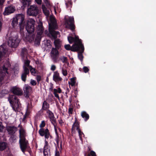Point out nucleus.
<instances>
[{
  "instance_id": "nucleus-1",
  "label": "nucleus",
  "mask_w": 156,
  "mask_h": 156,
  "mask_svg": "<svg viewBox=\"0 0 156 156\" xmlns=\"http://www.w3.org/2000/svg\"><path fill=\"white\" fill-rule=\"evenodd\" d=\"M19 144L20 148L23 152L24 153L27 149L30 148L28 141L26 139V134L25 130L21 128L19 130Z\"/></svg>"
},
{
  "instance_id": "nucleus-2",
  "label": "nucleus",
  "mask_w": 156,
  "mask_h": 156,
  "mask_svg": "<svg viewBox=\"0 0 156 156\" xmlns=\"http://www.w3.org/2000/svg\"><path fill=\"white\" fill-rule=\"evenodd\" d=\"M11 25L13 28H15L18 25L20 28V32L22 33L25 26L24 15L19 14L15 18H13Z\"/></svg>"
},
{
  "instance_id": "nucleus-3",
  "label": "nucleus",
  "mask_w": 156,
  "mask_h": 156,
  "mask_svg": "<svg viewBox=\"0 0 156 156\" xmlns=\"http://www.w3.org/2000/svg\"><path fill=\"white\" fill-rule=\"evenodd\" d=\"M54 25L53 24L51 25L50 24L49 25V32L52 37L55 40L54 41V44L55 48L58 49H59L61 46L59 40L56 39L57 37V35H59V33L58 31H55L54 30Z\"/></svg>"
},
{
  "instance_id": "nucleus-4",
  "label": "nucleus",
  "mask_w": 156,
  "mask_h": 156,
  "mask_svg": "<svg viewBox=\"0 0 156 156\" xmlns=\"http://www.w3.org/2000/svg\"><path fill=\"white\" fill-rule=\"evenodd\" d=\"M8 100L13 109L15 111H17L21 106L19 100L16 95H9Z\"/></svg>"
},
{
  "instance_id": "nucleus-5",
  "label": "nucleus",
  "mask_w": 156,
  "mask_h": 156,
  "mask_svg": "<svg viewBox=\"0 0 156 156\" xmlns=\"http://www.w3.org/2000/svg\"><path fill=\"white\" fill-rule=\"evenodd\" d=\"M11 66L10 62L6 60L2 66V69L0 70V83L3 80L5 73H7L8 74L9 73L8 71V69Z\"/></svg>"
},
{
  "instance_id": "nucleus-6",
  "label": "nucleus",
  "mask_w": 156,
  "mask_h": 156,
  "mask_svg": "<svg viewBox=\"0 0 156 156\" xmlns=\"http://www.w3.org/2000/svg\"><path fill=\"white\" fill-rule=\"evenodd\" d=\"M20 42L18 38V36L16 35L14 37H9L8 41V45L11 48H16Z\"/></svg>"
},
{
  "instance_id": "nucleus-7",
  "label": "nucleus",
  "mask_w": 156,
  "mask_h": 156,
  "mask_svg": "<svg viewBox=\"0 0 156 156\" xmlns=\"http://www.w3.org/2000/svg\"><path fill=\"white\" fill-rule=\"evenodd\" d=\"M74 43L73 45V49L72 50L74 51H77L79 50L80 47H84L83 44L82 43V41L81 39H80L78 36L75 35L74 37Z\"/></svg>"
},
{
  "instance_id": "nucleus-8",
  "label": "nucleus",
  "mask_w": 156,
  "mask_h": 156,
  "mask_svg": "<svg viewBox=\"0 0 156 156\" xmlns=\"http://www.w3.org/2000/svg\"><path fill=\"white\" fill-rule=\"evenodd\" d=\"M35 21L33 20H30L27 22V24L25 23L26 29L29 34L34 33L35 30L34 25Z\"/></svg>"
},
{
  "instance_id": "nucleus-9",
  "label": "nucleus",
  "mask_w": 156,
  "mask_h": 156,
  "mask_svg": "<svg viewBox=\"0 0 156 156\" xmlns=\"http://www.w3.org/2000/svg\"><path fill=\"white\" fill-rule=\"evenodd\" d=\"M38 133L41 136H44L45 140L48 139L49 137L51 138H52V136L50 135L49 131L48 128L46 129L40 128L39 130Z\"/></svg>"
},
{
  "instance_id": "nucleus-10",
  "label": "nucleus",
  "mask_w": 156,
  "mask_h": 156,
  "mask_svg": "<svg viewBox=\"0 0 156 156\" xmlns=\"http://www.w3.org/2000/svg\"><path fill=\"white\" fill-rule=\"evenodd\" d=\"M39 10L37 6L31 5L28 9L27 13L30 16H36L38 13Z\"/></svg>"
},
{
  "instance_id": "nucleus-11",
  "label": "nucleus",
  "mask_w": 156,
  "mask_h": 156,
  "mask_svg": "<svg viewBox=\"0 0 156 156\" xmlns=\"http://www.w3.org/2000/svg\"><path fill=\"white\" fill-rule=\"evenodd\" d=\"M24 95L26 98H29L32 91V88L28 85H25L23 88Z\"/></svg>"
},
{
  "instance_id": "nucleus-12",
  "label": "nucleus",
  "mask_w": 156,
  "mask_h": 156,
  "mask_svg": "<svg viewBox=\"0 0 156 156\" xmlns=\"http://www.w3.org/2000/svg\"><path fill=\"white\" fill-rule=\"evenodd\" d=\"M7 51V49L4 48V46H0V63L3 62L2 60L4 58Z\"/></svg>"
},
{
  "instance_id": "nucleus-13",
  "label": "nucleus",
  "mask_w": 156,
  "mask_h": 156,
  "mask_svg": "<svg viewBox=\"0 0 156 156\" xmlns=\"http://www.w3.org/2000/svg\"><path fill=\"white\" fill-rule=\"evenodd\" d=\"M11 90L14 95L21 96L23 94L22 90L20 88L16 87L12 88Z\"/></svg>"
},
{
  "instance_id": "nucleus-14",
  "label": "nucleus",
  "mask_w": 156,
  "mask_h": 156,
  "mask_svg": "<svg viewBox=\"0 0 156 156\" xmlns=\"http://www.w3.org/2000/svg\"><path fill=\"white\" fill-rule=\"evenodd\" d=\"M29 73V69L25 66L23 67V71L21 75V78L22 80L24 82H25L26 80L27 75Z\"/></svg>"
},
{
  "instance_id": "nucleus-15",
  "label": "nucleus",
  "mask_w": 156,
  "mask_h": 156,
  "mask_svg": "<svg viewBox=\"0 0 156 156\" xmlns=\"http://www.w3.org/2000/svg\"><path fill=\"white\" fill-rule=\"evenodd\" d=\"M7 130L9 135H14L17 131V128L14 126H8L6 127Z\"/></svg>"
},
{
  "instance_id": "nucleus-16",
  "label": "nucleus",
  "mask_w": 156,
  "mask_h": 156,
  "mask_svg": "<svg viewBox=\"0 0 156 156\" xmlns=\"http://www.w3.org/2000/svg\"><path fill=\"white\" fill-rule=\"evenodd\" d=\"M53 79V80L56 82L61 81L62 80V79L60 76L59 73L57 71L54 72Z\"/></svg>"
},
{
  "instance_id": "nucleus-17",
  "label": "nucleus",
  "mask_w": 156,
  "mask_h": 156,
  "mask_svg": "<svg viewBox=\"0 0 156 156\" xmlns=\"http://www.w3.org/2000/svg\"><path fill=\"white\" fill-rule=\"evenodd\" d=\"M37 34L39 35H41L44 31V28L42 22H40L38 24L37 28Z\"/></svg>"
},
{
  "instance_id": "nucleus-18",
  "label": "nucleus",
  "mask_w": 156,
  "mask_h": 156,
  "mask_svg": "<svg viewBox=\"0 0 156 156\" xmlns=\"http://www.w3.org/2000/svg\"><path fill=\"white\" fill-rule=\"evenodd\" d=\"M84 50V47H83V48L82 47H80L79 50L78 51H78V58L80 60L81 62H82L83 61V56L82 53L83 52Z\"/></svg>"
},
{
  "instance_id": "nucleus-19",
  "label": "nucleus",
  "mask_w": 156,
  "mask_h": 156,
  "mask_svg": "<svg viewBox=\"0 0 156 156\" xmlns=\"http://www.w3.org/2000/svg\"><path fill=\"white\" fill-rule=\"evenodd\" d=\"M76 128V129L77 130L80 129L79 128V122L77 121V119L76 118L75 119V122L71 129V132L72 133H74Z\"/></svg>"
},
{
  "instance_id": "nucleus-20",
  "label": "nucleus",
  "mask_w": 156,
  "mask_h": 156,
  "mask_svg": "<svg viewBox=\"0 0 156 156\" xmlns=\"http://www.w3.org/2000/svg\"><path fill=\"white\" fill-rule=\"evenodd\" d=\"M56 48H53L51 52V57L53 59L55 60L57 59V57L59 54V53L58 50Z\"/></svg>"
},
{
  "instance_id": "nucleus-21",
  "label": "nucleus",
  "mask_w": 156,
  "mask_h": 156,
  "mask_svg": "<svg viewBox=\"0 0 156 156\" xmlns=\"http://www.w3.org/2000/svg\"><path fill=\"white\" fill-rule=\"evenodd\" d=\"M49 104L46 101H44L43 103L41 110L47 111V110H49Z\"/></svg>"
},
{
  "instance_id": "nucleus-22",
  "label": "nucleus",
  "mask_w": 156,
  "mask_h": 156,
  "mask_svg": "<svg viewBox=\"0 0 156 156\" xmlns=\"http://www.w3.org/2000/svg\"><path fill=\"white\" fill-rule=\"evenodd\" d=\"M81 116L85 121H87L89 118V115L85 112L83 111L81 112Z\"/></svg>"
},
{
  "instance_id": "nucleus-23",
  "label": "nucleus",
  "mask_w": 156,
  "mask_h": 156,
  "mask_svg": "<svg viewBox=\"0 0 156 156\" xmlns=\"http://www.w3.org/2000/svg\"><path fill=\"white\" fill-rule=\"evenodd\" d=\"M35 34L34 33L29 34V35L27 37V40L30 42L33 41L34 39Z\"/></svg>"
},
{
  "instance_id": "nucleus-24",
  "label": "nucleus",
  "mask_w": 156,
  "mask_h": 156,
  "mask_svg": "<svg viewBox=\"0 0 156 156\" xmlns=\"http://www.w3.org/2000/svg\"><path fill=\"white\" fill-rule=\"evenodd\" d=\"M15 11V9L12 7H9L5 9V12L8 14L13 13Z\"/></svg>"
},
{
  "instance_id": "nucleus-25",
  "label": "nucleus",
  "mask_w": 156,
  "mask_h": 156,
  "mask_svg": "<svg viewBox=\"0 0 156 156\" xmlns=\"http://www.w3.org/2000/svg\"><path fill=\"white\" fill-rule=\"evenodd\" d=\"M6 145L4 142H0V150L3 151L6 148Z\"/></svg>"
},
{
  "instance_id": "nucleus-26",
  "label": "nucleus",
  "mask_w": 156,
  "mask_h": 156,
  "mask_svg": "<svg viewBox=\"0 0 156 156\" xmlns=\"http://www.w3.org/2000/svg\"><path fill=\"white\" fill-rule=\"evenodd\" d=\"M76 77H73L70 79L71 82H69V84L72 86L73 87L75 86L76 83Z\"/></svg>"
},
{
  "instance_id": "nucleus-27",
  "label": "nucleus",
  "mask_w": 156,
  "mask_h": 156,
  "mask_svg": "<svg viewBox=\"0 0 156 156\" xmlns=\"http://www.w3.org/2000/svg\"><path fill=\"white\" fill-rule=\"evenodd\" d=\"M66 24L68 25H69L70 29L72 30H74L75 29V26L74 24V23H71L69 24V22L67 20L66 22Z\"/></svg>"
},
{
  "instance_id": "nucleus-28",
  "label": "nucleus",
  "mask_w": 156,
  "mask_h": 156,
  "mask_svg": "<svg viewBox=\"0 0 156 156\" xmlns=\"http://www.w3.org/2000/svg\"><path fill=\"white\" fill-rule=\"evenodd\" d=\"M65 48L67 50H71L73 52H75L76 51H73L72 50L73 49H73V45L72 47H71L70 45L69 44H66L64 46Z\"/></svg>"
},
{
  "instance_id": "nucleus-29",
  "label": "nucleus",
  "mask_w": 156,
  "mask_h": 156,
  "mask_svg": "<svg viewBox=\"0 0 156 156\" xmlns=\"http://www.w3.org/2000/svg\"><path fill=\"white\" fill-rule=\"evenodd\" d=\"M78 131L79 136L80 137V139L81 141H83V139L82 138V136H84V133L82 132L80 129H79Z\"/></svg>"
},
{
  "instance_id": "nucleus-30",
  "label": "nucleus",
  "mask_w": 156,
  "mask_h": 156,
  "mask_svg": "<svg viewBox=\"0 0 156 156\" xmlns=\"http://www.w3.org/2000/svg\"><path fill=\"white\" fill-rule=\"evenodd\" d=\"M8 91L6 90H3L0 92V97L4 96L6 94H8Z\"/></svg>"
},
{
  "instance_id": "nucleus-31",
  "label": "nucleus",
  "mask_w": 156,
  "mask_h": 156,
  "mask_svg": "<svg viewBox=\"0 0 156 156\" xmlns=\"http://www.w3.org/2000/svg\"><path fill=\"white\" fill-rule=\"evenodd\" d=\"M72 2L71 0H68L66 3V8H68L69 7H72Z\"/></svg>"
},
{
  "instance_id": "nucleus-32",
  "label": "nucleus",
  "mask_w": 156,
  "mask_h": 156,
  "mask_svg": "<svg viewBox=\"0 0 156 156\" xmlns=\"http://www.w3.org/2000/svg\"><path fill=\"white\" fill-rule=\"evenodd\" d=\"M47 113L48 114L49 119L54 117L53 113L50 110H47Z\"/></svg>"
},
{
  "instance_id": "nucleus-33",
  "label": "nucleus",
  "mask_w": 156,
  "mask_h": 156,
  "mask_svg": "<svg viewBox=\"0 0 156 156\" xmlns=\"http://www.w3.org/2000/svg\"><path fill=\"white\" fill-rule=\"evenodd\" d=\"M31 2L30 0H22L23 4L26 5H29L31 4Z\"/></svg>"
},
{
  "instance_id": "nucleus-34",
  "label": "nucleus",
  "mask_w": 156,
  "mask_h": 156,
  "mask_svg": "<svg viewBox=\"0 0 156 156\" xmlns=\"http://www.w3.org/2000/svg\"><path fill=\"white\" fill-rule=\"evenodd\" d=\"M68 41L70 44L72 43L73 42L74 43V37L71 36H69L68 37Z\"/></svg>"
},
{
  "instance_id": "nucleus-35",
  "label": "nucleus",
  "mask_w": 156,
  "mask_h": 156,
  "mask_svg": "<svg viewBox=\"0 0 156 156\" xmlns=\"http://www.w3.org/2000/svg\"><path fill=\"white\" fill-rule=\"evenodd\" d=\"M30 71L32 75H34L36 73L35 69L32 67L31 66H30Z\"/></svg>"
},
{
  "instance_id": "nucleus-36",
  "label": "nucleus",
  "mask_w": 156,
  "mask_h": 156,
  "mask_svg": "<svg viewBox=\"0 0 156 156\" xmlns=\"http://www.w3.org/2000/svg\"><path fill=\"white\" fill-rule=\"evenodd\" d=\"M53 94H54L55 97L58 98V99H59V97L58 94H57V93L56 92L57 90L56 89H53Z\"/></svg>"
},
{
  "instance_id": "nucleus-37",
  "label": "nucleus",
  "mask_w": 156,
  "mask_h": 156,
  "mask_svg": "<svg viewBox=\"0 0 156 156\" xmlns=\"http://www.w3.org/2000/svg\"><path fill=\"white\" fill-rule=\"evenodd\" d=\"M45 144L44 147L43 151H46L48 149V142L46 140H45Z\"/></svg>"
},
{
  "instance_id": "nucleus-38",
  "label": "nucleus",
  "mask_w": 156,
  "mask_h": 156,
  "mask_svg": "<svg viewBox=\"0 0 156 156\" xmlns=\"http://www.w3.org/2000/svg\"><path fill=\"white\" fill-rule=\"evenodd\" d=\"M88 156H96L95 152L93 151H90Z\"/></svg>"
},
{
  "instance_id": "nucleus-39",
  "label": "nucleus",
  "mask_w": 156,
  "mask_h": 156,
  "mask_svg": "<svg viewBox=\"0 0 156 156\" xmlns=\"http://www.w3.org/2000/svg\"><path fill=\"white\" fill-rule=\"evenodd\" d=\"M34 42L35 44L39 45L40 43V39L38 37H37L35 39Z\"/></svg>"
},
{
  "instance_id": "nucleus-40",
  "label": "nucleus",
  "mask_w": 156,
  "mask_h": 156,
  "mask_svg": "<svg viewBox=\"0 0 156 156\" xmlns=\"http://www.w3.org/2000/svg\"><path fill=\"white\" fill-rule=\"evenodd\" d=\"M50 121L51 122L53 123V125L55 126V123H56V119L55 116L51 118H50Z\"/></svg>"
},
{
  "instance_id": "nucleus-41",
  "label": "nucleus",
  "mask_w": 156,
  "mask_h": 156,
  "mask_svg": "<svg viewBox=\"0 0 156 156\" xmlns=\"http://www.w3.org/2000/svg\"><path fill=\"white\" fill-rule=\"evenodd\" d=\"M50 121L51 122L53 123V125L55 126V123H56V119L55 116L51 118H50Z\"/></svg>"
},
{
  "instance_id": "nucleus-42",
  "label": "nucleus",
  "mask_w": 156,
  "mask_h": 156,
  "mask_svg": "<svg viewBox=\"0 0 156 156\" xmlns=\"http://www.w3.org/2000/svg\"><path fill=\"white\" fill-rule=\"evenodd\" d=\"M28 114L27 111L25 115L23 116V118L22 119V121L24 122H25L26 121V119L27 118V116L28 115Z\"/></svg>"
},
{
  "instance_id": "nucleus-43",
  "label": "nucleus",
  "mask_w": 156,
  "mask_h": 156,
  "mask_svg": "<svg viewBox=\"0 0 156 156\" xmlns=\"http://www.w3.org/2000/svg\"><path fill=\"white\" fill-rule=\"evenodd\" d=\"M27 51V49L26 48H23L22 49L21 52V55H24Z\"/></svg>"
},
{
  "instance_id": "nucleus-44",
  "label": "nucleus",
  "mask_w": 156,
  "mask_h": 156,
  "mask_svg": "<svg viewBox=\"0 0 156 156\" xmlns=\"http://www.w3.org/2000/svg\"><path fill=\"white\" fill-rule=\"evenodd\" d=\"M62 73L64 76H66L67 74V71L66 69L62 68Z\"/></svg>"
},
{
  "instance_id": "nucleus-45",
  "label": "nucleus",
  "mask_w": 156,
  "mask_h": 156,
  "mask_svg": "<svg viewBox=\"0 0 156 156\" xmlns=\"http://www.w3.org/2000/svg\"><path fill=\"white\" fill-rule=\"evenodd\" d=\"M4 128V126L2 122L0 121V132H2Z\"/></svg>"
},
{
  "instance_id": "nucleus-46",
  "label": "nucleus",
  "mask_w": 156,
  "mask_h": 156,
  "mask_svg": "<svg viewBox=\"0 0 156 156\" xmlns=\"http://www.w3.org/2000/svg\"><path fill=\"white\" fill-rule=\"evenodd\" d=\"M30 62V60H27L24 63L26 66L27 67H29V68H30V66H31L29 65Z\"/></svg>"
},
{
  "instance_id": "nucleus-47",
  "label": "nucleus",
  "mask_w": 156,
  "mask_h": 156,
  "mask_svg": "<svg viewBox=\"0 0 156 156\" xmlns=\"http://www.w3.org/2000/svg\"><path fill=\"white\" fill-rule=\"evenodd\" d=\"M45 124L44 121H42L40 125V127L41 128H43L45 126Z\"/></svg>"
},
{
  "instance_id": "nucleus-48",
  "label": "nucleus",
  "mask_w": 156,
  "mask_h": 156,
  "mask_svg": "<svg viewBox=\"0 0 156 156\" xmlns=\"http://www.w3.org/2000/svg\"><path fill=\"white\" fill-rule=\"evenodd\" d=\"M55 156H60V153L59 151L58 150L57 146L55 147Z\"/></svg>"
},
{
  "instance_id": "nucleus-49",
  "label": "nucleus",
  "mask_w": 156,
  "mask_h": 156,
  "mask_svg": "<svg viewBox=\"0 0 156 156\" xmlns=\"http://www.w3.org/2000/svg\"><path fill=\"white\" fill-rule=\"evenodd\" d=\"M69 22L70 23H74V21L73 17H70L69 18Z\"/></svg>"
},
{
  "instance_id": "nucleus-50",
  "label": "nucleus",
  "mask_w": 156,
  "mask_h": 156,
  "mask_svg": "<svg viewBox=\"0 0 156 156\" xmlns=\"http://www.w3.org/2000/svg\"><path fill=\"white\" fill-rule=\"evenodd\" d=\"M62 60L63 63H66L68 62V59L66 57H63Z\"/></svg>"
},
{
  "instance_id": "nucleus-51",
  "label": "nucleus",
  "mask_w": 156,
  "mask_h": 156,
  "mask_svg": "<svg viewBox=\"0 0 156 156\" xmlns=\"http://www.w3.org/2000/svg\"><path fill=\"white\" fill-rule=\"evenodd\" d=\"M83 72L85 73H87L89 71V69L86 66H84L83 68Z\"/></svg>"
},
{
  "instance_id": "nucleus-52",
  "label": "nucleus",
  "mask_w": 156,
  "mask_h": 156,
  "mask_svg": "<svg viewBox=\"0 0 156 156\" xmlns=\"http://www.w3.org/2000/svg\"><path fill=\"white\" fill-rule=\"evenodd\" d=\"M73 108H69L68 109V113L69 115H71L73 114Z\"/></svg>"
},
{
  "instance_id": "nucleus-53",
  "label": "nucleus",
  "mask_w": 156,
  "mask_h": 156,
  "mask_svg": "<svg viewBox=\"0 0 156 156\" xmlns=\"http://www.w3.org/2000/svg\"><path fill=\"white\" fill-rule=\"evenodd\" d=\"M43 9V11L44 14L46 15V16H48L49 14V11H47L46 9L45 11V9H44V8H42Z\"/></svg>"
},
{
  "instance_id": "nucleus-54",
  "label": "nucleus",
  "mask_w": 156,
  "mask_h": 156,
  "mask_svg": "<svg viewBox=\"0 0 156 156\" xmlns=\"http://www.w3.org/2000/svg\"><path fill=\"white\" fill-rule=\"evenodd\" d=\"M32 102L30 101V103H28L27 106V108H32Z\"/></svg>"
},
{
  "instance_id": "nucleus-55",
  "label": "nucleus",
  "mask_w": 156,
  "mask_h": 156,
  "mask_svg": "<svg viewBox=\"0 0 156 156\" xmlns=\"http://www.w3.org/2000/svg\"><path fill=\"white\" fill-rule=\"evenodd\" d=\"M30 83L32 85L34 86L37 83L35 80H31Z\"/></svg>"
},
{
  "instance_id": "nucleus-56",
  "label": "nucleus",
  "mask_w": 156,
  "mask_h": 156,
  "mask_svg": "<svg viewBox=\"0 0 156 156\" xmlns=\"http://www.w3.org/2000/svg\"><path fill=\"white\" fill-rule=\"evenodd\" d=\"M41 76L40 75H37L36 76V80L38 82H39L41 80Z\"/></svg>"
},
{
  "instance_id": "nucleus-57",
  "label": "nucleus",
  "mask_w": 156,
  "mask_h": 156,
  "mask_svg": "<svg viewBox=\"0 0 156 156\" xmlns=\"http://www.w3.org/2000/svg\"><path fill=\"white\" fill-rule=\"evenodd\" d=\"M55 69H56L55 66V65H52L51 66V70L54 71L55 70Z\"/></svg>"
},
{
  "instance_id": "nucleus-58",
  "label": "nucleus",
  "mask_w": 156,
  "mask_h": 156,
  "mask_svg": "<svg viewBox=\"0 0 156 156\" xmlns=\"http://www.w3.org/2000/svg\"><path fill=\"white\" fill-rule=\"evenodd\" d=\"M56 142L57 144V146L59 147V138L58 136H57V137L56 139Z\"/></svg>"
},
{
  "instance_id": "nucleus-59",
  "label": "nucleus",
  "mask_w": 156,
  "mask_h": 156,
  "mask_svg": "<svg viewBox=\"0 0 156 156\" xmlns=\"http://www.w3.org/2000/svg\"><path fill=\"white\" fill-rule=\"evenodd\" d=\"M57 90L56 92L58 93H61L62 92V90L60 87H58L57 89H56Z\"/></svg>"
},
{
  "instance_id": "nucleus-60",
  "label": "nucleus",
  "mask_w": 156,
  "mask_h": 156,
  "mask_svg": "<svg viewBox=\"0 0 156 156\" xmlns=\"http://www.w3.org/2000/svg\"><path fill=\"white\" fill-rule=\"evenodd\" d=\"M44 156H48V153L46 151H43Z\"/></svg>"
},
{
  "instance_id": "nucleus-61",
  "label": "nucleus",
  "mask_w": 156,
  "mask_h": 156,
  "mask_svg": "<svg viewBox=\"0 0 156 156\" xmlns=\"http://www.w3.org/2000/svg\"><path fill=\"white\" fill-rule=\"evenodd\" d=\"M36 3L39 4L40 5L41 4L42 0H35Z\"/></svg>"
},
{
  "instance_id": "nucleus-62",
  "label": "nucleus",
  "mask_w": 156,
  "mask_h": 156,
  "mask_svg": "<svg viewBox=\"0 0 156 156\" xmlns=\"http://www.w3.org/2000/svg\"><path fill=\"white\" fill-rule=\"evenodd\" d=\"M60 148H59V150L60 151H61L62 149V141H61L60 142Z\"/></svg>"
},
{
  "instance_id": "nucleus-63",
  "label": "nucleus",
  "mask_w": 156,
  "mask_h": 156,
  "mask_svg": "<svg viewBox=\"0 0 156 156\" xmlns=\"http://www.w3.org/2000/svg\"><path fill=\"white\" fill-rule=\"evenodd\" d=\"M5 0H0V5H3L4 2Z\"/></svg>"
},
{
  "instance_id": "nucleus-64",
  "label": "nucleus",
  "mask_w": 156,
  "mask_h": 156,
  "mask_svg": "<svg viewBox=\"0 0 156 156\" xmlns=\"http://www.w3.org/2000/svg\"><path fill=\"white\" fill-rule=\"evenodd\" d=\"M11 136L10 138L12 140H15V136L14 135H10Z\"/></svg>"
}]
</instances>
